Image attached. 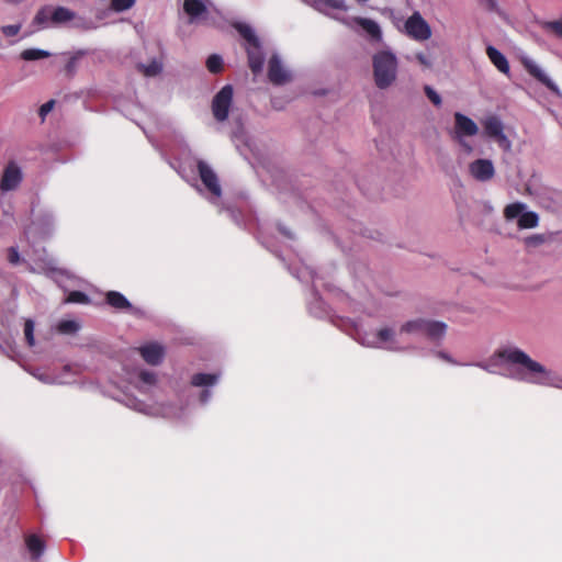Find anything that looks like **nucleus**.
Returning a JSON list of instances; mask_svg holds the SVG:
<instances>
[{
	"label": "nucleus",
	"mask_w": 562,
	"mask_h": 562,
	"mask_svg": "<svg viewBox=\"0 0 562 562\" xmlns=\"http://www.w3.org/2000/svg\"><path fill=\"white\" fill-rule=\"evenodd\" d=\"M57 328L61 334H74L79 329V325L75 321H61Z\"/></svg>",
	"instance_id": "obj_38"
},
{
	"label": "nucleus",
	"mask_w": 562,
	"mask_h": 562,
	"mask_svg": "<svg viewBox=\"0 0 562 562\" xmlns=\"http://www.w3.org/2000/svg\"><path fill=\"white\" fill-rule=\"evenodd\" d=\"M136 0H111V9L115 12H123L131 9Z\"/></svg>",
	"instance_id": "obj_35"
},
{
	"label": "nucleus",
	"mask_w": 562,
	"mask_h": 562,
	"mask_svg": "<svg viewBox=\"0 0 562 562\" xmlns=\"http://www.w3.org/2000/svg\"><path fill=\"white\" fill-rule=\"evenodd\" d=\"M483 126L486 136L491 138H496L497 136L504 133V125L502 121L495 115L488 116L483 122Z\"/></svg>",
	"instance_id": "obj_24"
},
{
	"label": "nucleus",
	"mask_w": 562,
	"mask_h": 562,
	"mask_svg": "<svg viewBox=\"0 0 562 562\" xmlns=\"http://www.w3.org/2000/svg\"><path fill=\"white\" fill-rule=\"evenodd\" d=\"M340 23L348 29L359 33L361 29L363 35L372 44H380L383 41V33L378 22L369 18L352 16L340 20Z\"/></svg>",
	"instance_id": "obj_9"
},
{
	"label": "nucleus",
	"mask_w": 562,
	"mask_h": 562,
	"mask_svg": "<svg viewBox=\"0 0 562 562\" xmlns=\"http://www.w3.org/2000/svg\"><path fill=\"white\" fill-rule=\"evenodd\" d=\"M8 261L13 266H16L22 262V258L19 254L18 247L12 246L8 249Z\"/></svg>",
	"instance_id": "obj_42"
},
{
	"label": "nucleus",
	"mask_w": 562,
	"mask_h": 562,
	"mask_svg": "<svg viewBox=\"0 0 562 562\" xmlns=\"http://www.w3.org/2000/svg\"><path fill=\"white\" fill-rule=\"evenodd\" d=\"M55 105V100H49L41 105L38 110V115L41 116L42 121L45 120L46 115L52 112Z\"/></svg>",
	"instance_id": "obj_43"
},
{
	"label": "nucleus",
	"mask_w": 562,
	"mask_h": 562,
	"mask_svg": "<svg viewBox=\"0 0 562 562\" xmlns=\"http://www.w3.org/2000/svg\"><path fill=\"white\" fill-rule=\"evenodd\" d=\"M52 54L48 50L41 48H27L21 53V58L26 61L40 60L49 57Z\"/></svg>",
	"instance_id": "obj_29"
},
{
	"label": "nucleus",
	"mask_w": 562,
	"mask_h": 562,
	"mask_svg": "<svg viewBox=\"0 0 562 562\" xmlns=\"http://www.w3.org/2000/svg\"><path fill=\"white\" fill-rule=\"evenodd\" d=\"M543 27L552 32L558 38L562 40V19L548 21L543 24Z\"/></svg>",
	"instance_id": "obj_36"
},
{
	"label": "nucleus",
	"mask_w": 562,
	"mask_h": 562,
	"mask_svg": "<svg viewBox=\"0 0 562 562\" xmlns=\"http://www.w3.org/2000/svg\"><path fill=\"white\" fill-rule=\"evenodd\" d=\"M24 336L29 346H34V323L27 319L24 324Z\"/></svg>",
	"instance_id": "obj_41"
},
{
	"label": "nucleus",
	"mask_w": 562,
	"mask_h": 562,
	"mask_svg": "<svg viewBox=\"0 0 562 562\" xmlns=\"http://www.w3.org/2000/svg\"><path fill=\"white\" fill-rule=\"evenodd\" d=\"M124 404L139 413L153 417H164L170 419H183L187 416V406L182 403L175 404H155L148 405L134 396H126Z\"/></svg>",
	"instance_id": "obj_6"
},
{
	"label": "nucleus",
	"mask_w": 562,
	"mask_h": 562,
	"mask_svg": "<svg viewBox=\"0 0 562 562\" xmlns=\"http://www.w3.org/2000/svg\"><path fill=\"white\" fill-rule=\"evenodd\" d=\"M279 231L281 232L282 235H284L285 237H288L289 239H292L293 238V235L292 233L286 229L284 226H279Z\"/></svg>",
	"instance_id": "obj_52"
},
{
	"label": "nucleus",
	"mask_w": 562,
	"mask_h": 562,
	"mask_svg": "<svg viewBox=\"0 0 562 562\" xmlns=\"http://www.w3.org/2000/svg\"><path fill=\"white\" fill-rule=\"evenodd\" d=\"M106 303L116 310H133L130 301L122 293L116 291L108 292Z\"/></svg>",
	"instance_id": "obj_25"
},
{
	"label": "nucleus",
	"mask_w": 562,
	"mask_h": 562,
	"mask_svg": "<svg viewBox=\"0 0 562 562\" xmlns=\"http://www.w3.org/2000/svg\"><path fill=\"white\" fill-rule=\"evenodd\" d=\"M372 71L375 86L385 90L397 79L398 59L391 48L378 50L372 56Z\"/></svg>",
	"instance_id": "obj_3"
},
{
	"label": "nucleus",
	"mask_w": 562,
	"mask_h": 562,
	"mask_svg": "<svg viewBox=\"0 0 562 562\" xmlns=\"http://www.w3.org/2000/svg\"><path fill=\"white\" fill-rule=\"evenodd\" d=\"M296 277H297V279H300V280H302V279L304 278V277H302L301 274H297Z\"/></svg>",
	"instance_id": "obj_56"
},
{
	"label": "nucleus",
	"mask_w": 562,
	"mask_h": 562,
	"mask_svg": "<svg viewBox=\"0 0 562 562\" xmlns=\"http://www.w3.org/2000/svg\"><path fill=\"white\" fill-rule=\"evenodd\" d=\"M206 67L210 72L217 74L223 68V58L220 55L213 54L206 59Z\"/></svg>",
	"instance_id": "obj_32"
},
{
	"label": "nucleus",
	"mask_w": 562,
	"mask_h": 562,
	"mask_svg": "<svg viewBox=\"0 0 562 562\" xmlns=\"http://www.w3.org/2000/svg\"><path fill=\"white\" fill-rule=\"evenodd\" d=\"M268 78L273 85H284L291 80V72L286 69L279 55L274 54L271 56L268 63Z\"/></svg>",
	"instance_id": "obj_19"
},
{
	"label": "nucleus",
	"mask_w": 562,
	"mask_h": 562,
	"mask_svg": "<svg viewBox=\"0 0 562 562\" xmlns=\"http://www.w3.org/2000/svg\"><path fill=\"white\" fill-rule=\"evenodd\" d=\"M527 209V205L522 202H515L508 204L504 210V216L507 221L519 218L522 212Z\"/></svg>",
	"instance_id": "obj_30"
},
{
	"label": "nucleus",
	"mask_w": 562,
	"mask_h": 562,
	"mask_svg": "<svg viewBox=\"0 0 562 562\" xmlns=\"http://www.w3.org/2000/svg\"><path fill=\"white\" fill-rule=\"evenodd\" d=\"M454 138L468 151H472V147L463 139L465 136H474L479 133L477 124L469 116L456 112L454 113Z\"/></svg>",
	"instance_id": "obj_12"
},
{
	"label": "nucleus",
	"mask_w": 562,
	"mask_h": 562,
	"mask_svg": "<svg viewBox=\"0 0 562 562\" xmlns=\"http://www.w3.org/2000/svg\"><path fill=\"white\" fill-rule=\"evenodd\" d=\"M470 175L480 182H487L495 176L494 164L491 159L479 158L469 165Z\"/></svg>",
	"instance_id": "obj_18"
},
{
	"label": "nucleus",
	"mask_w": 562,
	"mask_h": 562,
	"mask_svg": "<svg viewBox=\"0 0 562 562\" xmlns=\"http://www.w3.org/2000/svg\"><path fill=\"white\" fill-rule=\"evenodd\" d=\"M486 55L498 71L505 75L509 74V63L506 56L501 50H498L496 47L492 45H488L486 47Z\"/></svg>",
	"instance_id": "obj_22"
},
{
	"label": "nucleus",
	"mask_w": 562,
	"mask_h": 562,
	"mask_svg": "<svg viewBox=\"0 0 562 562\" xmlns=\"http://www.w3.org/2000/svg\"><path fill=\"white\" fill-rule=\"evenodd\" d=\"M424 92L434 105H436V106L441 105L442 99H441L440 94L431 86L426 85L424 87Z\"/></svg>",
	"instance_id": "obj_40"
},
{
	"label": "nucleus",
	"mask_w": 562,
	"mask_h": 562,
	"mask_svg": "<svg viewBox=\"0 0 562 562\" xmlns=\"http://www.w3.org/2000/svg\"><path fill=\"white\" fill-rule=\"evenodd\" d=\"M157 374L149 370H139L137 373L136 387L142 393H149L157 385Z\"/></svg>",
	"instance_id": "obj_23"
},
{
	"label": "nucleus",
	"mask_w": 562,
	"mask_h": 562,
	"mask_svg": "<svg viewBox=\"0 0 562 562\" xmlns=\"http://www.w3.org/2000/svg\"><path fill=\"white\" fill-rule=\"evenodd\" d=\"M317 307L314 308V306L310 305V311L313 313L316 317H322L325 314V307L323 305V302L317 300L316 301Z\"/></svg>",
	"instance_id": "obj_46"
},
{
	"label": "nucleus",
	"mask_w": 562,
	"mask_h": 562,
	"mask_svg": "<svg viewBox=\"0 0 562 562\" xmlns=\"http://www.w3.org/2000/svg\"><path fill=\"white\" fill-rule=\"evenodd\" d=\"M480 3L487 10L488 12L495 13L498 16H505L504 10L501 8L498 0H480Z\"/></svg>",
	"instance_id": "obj_34"
},
{
	"label": "nucleus",
	"mask_w": 562,
	"mask_h": 562,
	"mask_svg": "<svg viewBox=\"0 0 562 562\" xmlns=\"http://www.w3.org/2000/svg\"><path fill=\"white\" fill-rule=\"evenodd\" d=\"M524 66L527 71L544 85L550 91L557 95H561V91L557 83L544 72V70L533 60L525 59Z\"/></svg>",
	"instance_id": "obj_20"
},
{
	"label": "nucleus",
	"mask_w": 562,
	"mask_h": 562,
	"mask_svg": "<svg viewBox=\"0 0 562 562\" xmlns=\"http://www.w3.org/2000/svg\"><path fill=\"white\" fill-rule=\"evenodd\" d=\"M198 171L203 186L209 192L207 199L217 205L222 195V188L214 170L203 160L198 161Z\"/></svg>",
	"instance_id": "obj_11"
},
{
	"label": "nucleus",
	"mask_w": 562,
	"mask_h": 562,
	"mask_svg": "<svg viewBox=\"0 0 562 562\" xmlns=\"http://www.w3.org/2000/svg\"><path fill=\"white\" fill-rule=\"evenodd\" d=\"M235 30L244 40V46L248 55V64L251 71L257 75L261 72L265 63V54L261 42L251 25L237 22L234 24Z\"/></svg>",
	"instance_id": "obj_5"
},
{
	"label": "nucleus",
	"mask_w": 562,
	"mask_h": 562,
	"mask_svg": "<svg viewBox=\"0 0 562 562\" xmlns=\"http://www.w3.org/2000/svg\"><path fill=\"white\" fill-rule=\"evenodd\" d=\"M338 326L366 348L383 349L391 352H404L413 349L412 345L402 342L398 330L391 326H382L373 331H368L359 322L350 318L341 319Z\"/></svg>",
	"instance_id": "obj_2"
},
{
	"label": "nucleus",
	"mask_w": 562,
	"mask_h": 562,
	"mask_svg": "<svg viewBox=\"0 0 562 562\" xmlns=\"http://www.w3.org/2000/svg\"><path fill=\"white\" fill-rule=\"evenodd\" d=\"M45 273H46L49 278L54 279L56 282H59V278H60V277H63L64 274H66V272H65V271H63V270H60V269H57V268H55V267H52V266H49V267H47V268L45 269Z\"/></svg>",
	"instance_id": "obj_44"
},
{
	"label": "nucleus",
	"mask_w": 562,
	"mask_h": 562,
	"mask_svg": "<svg viewBox=\"0 0 562 562\" xmlns=\"http://www.w3.org/2000/svg\"><path fill=\"white\" fill-rule=\"evenodd\" d=\"M143 360L150 366H159L166 355L165 347L157 341H148L137 348Z\"/></svg>",
	"instance_id": "obj_17"
},
{
	"label": "nucleus",
	"mask_w": 562,
	"mask_h": 562,
	"mask_svg": "<svg viewBox=\"0 0 562 562\" xmlns=\"http://www.w3.org/2000/svg\"><path fill=\"white\" fill-rule=\"evenodd\" d=\"M74 19L75 12L67 8L46 5L37 11L33 23L41 29H48L65 24Z\"/></svg>",
	"instance_id": "obj_8"
},
{
	"label": "nucleus",
	"mask_w": 562,
	"mask_h": 562,
	"mask_svg": "<svg viewBox=\"0 0 562 562\" xmlns=\"http://www.w3.org/2000/svg\"><path fill=\"white\" fill-rule=\"evenodd\" d=\"M70 371L69 366H65L63 369V373L60 374H54L50 373L46 369H33L29 372L38 381H41L44 384H65L68 383V380L65 378V374H67Z\"/></svg>",
	"instance_id": "obj_21"
},
{
	"label": "nucleus",
	"mask_w": 562,
	"mask_h": 562,
	"mask_svg": "<svg viewBox=\"0 0 562 562\" xmlns=\"http://www.w3.org/2000/svg\"><path fill=\"white\" fill-rule=\"evenodd\" d=\"M284 103L281 99L279 98H272L271 100V105L273 109L276 110H282L284 108Z\"/></svg>",
	"instance_id": "obj_51"
},
{
	"label": "nucleus",
	"mask_w": 562,
	"mask_h": 562,
	"mask_svg": "<svg viewBox=\"0 0 562 562\" xmlns=\"http://www.w3.org/2000/svg\"><path fill=\"white\" fill-rule=\"evenodd\" d=\"M21 29H22L21 23L3 25V26H0V33L5 37L11 38V37L16 36L20 33Z\"/></svg>",
	"instance_id": "obj_37"
},
{
	"label": "nucleus",
	"mask_w": 562,
	"mask_h": 562,
	"mask_svg": "<svg viewBox=\"0 0 562 562\" xmlns=\"http://www.w3.org/2000/svg\"><path fill=\"white\" fill-rule=\"evenodd\" d=\"M89 301H90L89 296L86 293L80 292V291L70 292L66 300V302L79 303V304H87V303H89Z\"/></svg>",
	"instance_id": "obj_39"
},
{
	"label": "nucleus",
	"mask_w": 562,
	"mask_h": 562,
	"mask_svg": "<svg viewBox=\"0 0 562 562\" xmlns=\"http://www.w3.org/2000/svg\"><path fill=\"white\" fill-rule=\"evenodd\" d=\"M447 331V325L442 322L426 318H415L403 323L398 328L402 342L411 338L426 337L432 341L442 339Z\"/></svg>",
	"instance_id": "obj_4"
},
{
	"label": "nucleus",
	"mask_w": 562,
	"mask_h": 562,
	"mask_svg": "<svg viewBox=\"0 0 562 562\" xmlns=\"http://www.w3.org/2000/svg\"><path fill=\"white\" fill-rule=\"evenodd\" d=\"M491 374H499L516 381L562 390V378L531 359L525 351L507 346L494 352L487 361L471 363Z\"/></svg>",
	"instance_id": "obj_1"
},
{
	"label": "nucleus",
	"mask_w": 562,
	"mask_h": 562,
	"mask_svg": "<svg viewBox=\"0 0 562 562\" xmlns=\"http://www.w3.org/2000/svg\"><path fill=\"white\" fill-rule=\"evenodd\" d=\"M403 33L417 42L431 37V27L418 11H415L403 23Z\"/></svg>",
	"instance_id": "obj_10"
},
{
	"label": "nucleus",
	"mask_w": 562,
	"mask_h": 562,
	"mask_svg": "<svg viewBox=\"0 0 562 562\" xmlns=\"http://www.w3.org/2000/svg\"><path fill=\"white\" fill-rule=\"evenodd\" d=\"M220 380L216 373H196L191 378V384L196 387H209L215 385Z\"/></svg>",
	"instance_id": "obj_26"
},
{
	"label": "nucleus",
	"mask_w": 562,
	"mask_h": 562,
	"mask_svg": "<svg viewBox=\"0 0 562 562\" xmlns=\"http://www.w3.org/2000/svg\"><path fill=\"white\" fill-rule=\"evenodd\" d=\"M384 14L391 20V22L393 23V25L400 31L403 33V23L405 22L404 21V18L402 14H400L398 12H396L395 10L393 9H385L384 10Z\"/></svg>",
	"instance_id": "obj_33"
},
{
	"label": "nucleus",
	"mask_w": 562,
	"mask_h": 562,
	"mask_svg": "<svg viewBox=\"0 0 562 562\" xmlns=\"http://www.w3.org/2000/svg\"><path fill=\"white\" fill-rule=\"evenodd\" d=\"M435 355H436V357H438L451 364H459L449 353H447L445 351H436Z\"/></svg>",
	"instance_id": "obj_49"
},
{
	"label": "nucleus",
	"mask_w": 562,
	"mask_h": 562,
	"mask_svg": "<svg viewBox=\"0 0 562 562\" xmlns=\"http://www.w3.org/2000/svg\"><path fill=\"white\" fill-rule=\"evenodd\" d=\"M415 58L417 59V61L420 65H423V66H425L427 68H430L431 65H432L431 60L424 53H417L415 55Z\"/></svg>",
	"instance_id": "obj_48"
},
{
	"label": "nucleus",
	"mask_w": 562,
	"mask_h": 562,
	"mask_svg": "<svg viewBox=\"0 0 562 562\" xmlns=\"http://www.w3.org/2000/svg\"><path fill=\"white\" fill-rule=\"evenodd\" d=\"M308 274H310V277H311V279H312L313 283H315V282H316V278H317V277H316V274H315V272H314L313 270H310V271H308Z\"/></svg>",
	"instance_id": "obj_54"
},
{
	"label": "nucleus",
	"mask_w": 562,
	"mask_h": 562,
	"mask_svg": "<svg viewBox=\"0 0 562 562\" xmlns=\"http://www.w3.org/2000/svg\"><path fill=\"white\" fill-rule=\"evenodd\" d=\"M233 87L231 85H226L214 95L212 101V112L218 122H223L228 117L233 102Z\"/></svg>",
	"instance_id": "obj_13"
},
{
	"label": "nucleus",
	"mask_w": 562,
	"mask_h": 562,
	"mask_svg": "<svg viewBox=\"0 0 562 562\" xmlns=\"http://www.w3.org/2000/svg\"><path fill=\"white\" fill-rule=\"evenodd\" d=\"M359 3H367L369 0H356Z\"/></svg>",
	"instance_id": "obj_55"
},
{
	"label": "nucleus",
	"mask_w": 562,
	"mask_h": 562,
	"mask_svg": "<svg viewBox=\"0 0 562 562\" xmlns=\"http://www.w3.org/2000/svg\"><path fill=\"white\" fill-rule=\"evenodd\" d=\"M210 0H183V11L189 18L190 23H200L209 14Z\"/></svg>",
	"instance_id": "obj_15"
},
{
	"label": "nucleus",
	"mask_w": 562,
	"mask_h": 562,
	"mask_svg": "<svg viewBox=\"0 0 562 562\" xmlns=\"http://www.w3.org/2000/svg\"><path fill=\"white\" fill-rule=\"evenodd\" d=\"M211 396H212V392L210 390L205 389L200 393L199 400L202 404H206L210 401Z\"/></svg>",
	"instance_id": "obj_50"
},
{
	"label": "nucleus",
	"mask_w": 562,
	"mask_h": 562,
	"mask_svg": "<svg viewBox=\"0 0 562 562\" xmlns=\"http://www.w3.org/2000/svg\"><path fill=\"white\" fill-rule=\"evenodd\" d=\"M0 349L9 357H13L14 347L9 340L0 341Z\"/></svg>",
	"instance_id": "obj_47"
},
{
	"label": "nucleus",
	"mask_w": 562,
	"mask_h": 562,
	"mask_svg": "<svg viewBox=\"0 0 562 562\" xmlns=\"http://www.w3.org/2000/svg\"><path fill=\"white\" fill-rule=\"evenodd\" d=\"M319 13L327 15L338 22L342 20L337 12H347L349 5L345 0H303Z\"/></svg>",
	"instance_id": "obj_14"
},
{
	"label": "nucleus",
	"mask_w": 562,
	"mask_h": 562,
	"mask_svg": "<svg viewBox=\"0 0 562 562\" xmlns=\"http://www.w3.org/2000/svg\"><path fill=\"white\" fill-rule=\"evenodd\" d=\"M22 181L21 168L15 162H9L0 180L1 193L16 190Z\"/></svg>",
	"instance_id": "obj_16"
},
{
	"label": "nucleus",
	"mask_w": 562,
	"mask_h": 562,
	"mask_svg": "<svg viewBox=\"0 0 562 562\" xmlns=\"http://www.w3.org/2000/svg\"><path fill=\"white\" fill-rule=\"evenodd\" d=\"M539 216L536 212L524 211L518 218V227L521 229L535 228L538 226Z\"/></svg>",
	"instance_id": "obj_27"
},
{
	"label": "nucleus",
	"mask_w": 562,
	"mask_h": 562,
	"mask_svg": "<svg viewBox=\"0 0 562 562\" xmlns=\"http://www.w3.org/2000/svg\"><path fill=\"white\" fill-rule=\"evenodd\" d=\"M494 139L497 142L498 146H499L503 150H505V151L510 150V148H512V143H510V140L508 139V137H507L504 133H503V134H501L499 136H497V137H496V138H494Z\"/></svg>",
	"instance_id": "obj_45"
},
{
	"label": "nucleus",
	"mask_w": 562,
	"mask_h": 562,
	"mask_svg": "<svg viewBox=\"0 0 562 562\" xmlns=\"http://www.w3.org/2000/svg\"><path fill=\"white\" fill-rule=\"evenodd\" d=\"M529 243H533V244H538V243H541L542 241V237L537 235V236H533V237H530L528 239Z\"/></svg>",
	"instance_id": "obj_53"
},
{
	"label": "nucleus",
	"mask_w": 562,
	"mask_h": 562,
	"mask_svg": "<svg viewBox=\"0 0 562 562\" xmlns=\"http://www.w3.org/2000/svg\"><path fill=\"white\" fill-rule=\"evenodd\" d=\"M26 547L33 559H38L44 552V542L35 535L26 538Z\"/></svg>",
	"instance_id": "obj_28"
},
{
	"label": "nucleus",
	"mask_w": 562,
	"mask_h": 562,
	"mask_svg": "<svg viewBox=\"0 0 562 562\" xmlns=\"http://www.w3.org/2000/svg\"><path fill=\"white\" fill-rule=\"evenodd\" d=\"M138 68L146 77H155L162 70V64L158 59H153L147 65L139 64Z\"/></svg>",
	"instance_id": "obj_31"
},
{
	"label": "nucleus",
	"mask_w": 562,
	"mask_h": 562,
	"mask_svg": "<svg viewBox=\"0 0 562 562\" xmlns=\"http://www.w3.org/2000/svg\"><path fill=\"white\" fill-rule=\"evenodd\" d=\"M34 216L32 223L24 229L27 239L46 238L55 229L56 220L52 210L41 209L37 212L35 206L32 207Z\"/></svg>",
	"instance_id": "obj_7"
}]
</instances>
